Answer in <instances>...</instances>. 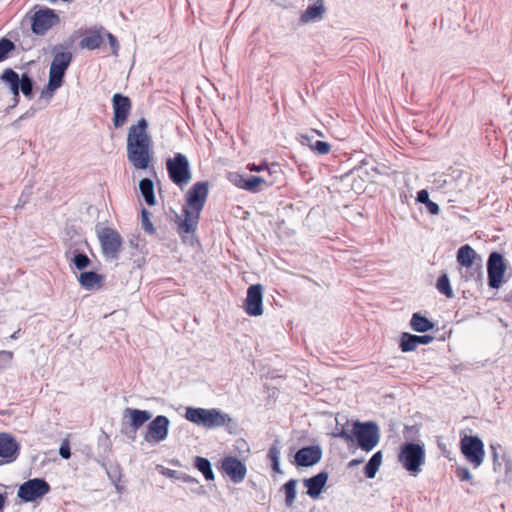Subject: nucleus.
<instances>
[{
  "label": "nucleus",
  "mask_w": 512,
  "mask_h": 512,
  "mask_svg": "<svg viewBox=\"0 0 512 512\" xmlns=\"http://www.w3.org/2000/svg\"><path fill=\"white\" fill-rule=\"evenodd\" d=\"M417 201L422 203V204H426L427 202H429V193L427 190L425 189H422L420 190L418 193H417Z\"/></svg>",
  "instance_id": "nucleus-48"
},
{
  "label": "nucleus",
  "mask_w": 512,
  "mask_h": 512,
  "mask_svg": "<svg viewBox=\"0 0 512 512\" xmlns=\"http://www.w3.org/2000/svg\"><path fill=\"white\" fill-rule=\"evenodd\" d=\"M52 52L53 59L49 69L50 87L62 86L73 55L70 51H67V46L62 44L54 46Z\"/></svg>",
  "instance_id": "nucleus-5"
},
{
  "label": "nucleus",
  "mask_w": 512,
  "mask_h": 512,
  "mask_svg": "<svg viewBox=\"0 0 512 512\" xmlns=\"http://www.w3.org/2000/svg\"><path fill=\"white\" fill-rule=\"evenodd\" d=\"M221 470L235 484L241 483L247 474L246 465L235 456L224 457L221 462Z\"/></svg>",
  "instance_id": "nucleus-17"
},
{
  "label": "nucleus",
  "mask_w": 512,
  "mask_h": 512,
  "mask_svg": "<svg viewBox=\"0 0 512 512\" xmlns=\"http://www.w3.org/2000/svg\"><path fill=\"white\" fill-rule=\"evenodd\" d=\"M455 474L460 481L469 482L473 479L471 472L466 467H457Z\"/></svg>",
  "instance_id": "nucleus-40"
},
{
  "label": "nucleus",
  "mask_w": 512,
  "mask_h": 512,
  "mask_svg": "<svg viewBox=\"0 0 512 512\" xmlns=\"http://www.w3.org/2000/svg\"><path fill=\"white\" fill-rule=\"evenodd\" d=\"M312 132L316 133L319 136H323V134L320 131H318V130H312Z\"/></svg>",
  "instance_id": "nucleus-60"
},
{
  "label": "nucleus",
  "mask_w": 512,
  "mask_h": 512,
  "mask_svg": "<svg viewBox=\"0 0 512 512\" xmlns=\"http://www.w3.org/2000/svg\"><path fill=\"white\" fill-rule=\"evenodd\" d=\"M170 420L164 415L156 416L147 427L144 440L148 443H160L168 437Z\"/></svg>",
  "instance_id": "nucleus-14"
},
{
  "label": "nucleus",
  "mask_w": 512,
  "mask_h": 512,
  "mask_svg": "<svg viewBox=\"0 0 512 512\" xmlns=\"http://www.w3.org/2000/svg\"><path fill=\"white\" fill-rule=\"evenodd\" d=\"M103 255L111 260L118 258L121 252L123 239L118 231L112 228H103L98 233Z\"/></svg>",
  "instance_id": "nucleus-10"
},
{
  "label": "nucleus",
  "mask_w": 512,
  "mask_h": 512,
  "mask_svg": "<svg viewBox=\"0 0 512 512\" xmlns=\"http://www.w3.org/2000/svg\"><path fill=\"white\" fill-rule=\"evenodd\" d=\"M312 151L319 155H326L331 151V145L328 142L317 140L312 146Z\"/></svg>",
  "instance_id": "nucleus-38"
},
{
  "label": "nucleus",
  "mask_w": 512,
  "mask_h": 512,
  "mask_svg": "<svg viewBox=\"0 0 512 512\" xmlns=\"http://www.w3.org/2000/svg\"><path fill=\"white\" fill-rule=\"evenodd\" d=\"M166 169L171 181L179 187L191 180V171L188 158L182 153H176L174 157L167 159Z\"/></svg>",
  "instance_id": "nucleus-8"
},
{
  "label": "nucleus",
  "mask_w": 512,
  "mask_h": 512,
  "mask_svg": "<svg viewBox=\"0 0 512 512\" xmlns=\"http://www.w3.org/2000/svg\"><path fill=\"white\" fill-rule=\"evenodd\" d=\"M457 262L466 268H473L479 271L481 259L475 250L468 244L461 246L457 252Z\"/></svg>",
  "instance_id": "nucleus-20"
},
{
  "label": "nucleus",
  "mask_w": 512,
  "mask_h": 512,
  "mask_svg": "<svg viewBox=\"0 0 512 512\" xmlns=\"http://www.w3.org/2000/svg\"><path fill=\"white\" fill-rule=\"evenodd\" d=\"M244 310L249 316H260L263 314V288L260 284L248 287Z\"/></svg>",
  "instance_id": "nucleus-16"
},
{
  "label": "nucleus",
  "mask_w": 512,
  "mask_h": 512,
  "mask_svg": "<svg viewBox=\"0 0 512 512\" xmlns=\"http://www.w3.org/2000/svg\"><path fill=\"white\" fill-rule=\"evenodd\" d=\"M506 265L503 256L498 252H492L487 261L488 285L498 289L501 285Z\"/></svg>",
  "instance_id": "nucleus-13"
},
{
  "label": "nucleus",
  "mask_w": 512,
  "mask_h": 512,
  "mask_svg": "<svg viewBox=\"0 0 512 512\" xmlns=\"http://www.w3.org/2000/svg\"><path fill=\"white\" fill-rule=\"evenodd\" d=\"M13 359V352L7 350L0 351V370L6 369Z\"/></svg>",
  "instance_id": "nucleus-39"
},
{
  "label": "nucleus",
  "mask_w": 512,
  "mask_h": 512,
  "mask_svg": "<svg viewBox=\"0 0 512 512\" xmlns=\"http://www.w3.org/2000/svg\"><path fill=\"white\" fill-rule=\"evenodd\" d=\"M185 418L199 426L207 429L221 427L228 422H231V417L220 411L219 409H205V408H186Z\"/></svg>",
  "instance_id": "nucleus-4"
},
{
  "label": "nucleus",
  "mask_w": 512,
  "mask_h": 512,
  "mask_svg": "<svg viewBox=\"0 0 512 512\" xmlns=\"http://www.w3.org/2000/svg\"><path fill=\"white\" fill-rule=\"evenodd\" d=\"M379 426L373 422L355 421L352 424L350 443L356 442L357 446L365 451H372L380 441Z\"/></svg>",
  "instance_id": "nucleus-3"
},
{
  "label": "nucleus",
  "mask_w": 512,
  "mask_h": 512,
  "mask_svg": "<svg viewBox=\"0 0 512 512\" xmlns=\"http://www.w3.org/2000/svg\"><path fill=\"white\" fill-rule=\"evenodd\" d=\"M230 181L238 188L246 190L247 178L240 174H233Z\"/></svg>",
  "instance_id": "nucleus-42"
},
{
  "label": "nucleus",
  "mask_w": 512,
  "mask_h": 512,
  "mask_svg": "<svg viewBox=\"0 0 512 512\" xmlns=\"http://www.w3.org/2000/svg\"><path fill=\"white\" fill-rule=\"evenodd\" d=\"M141 227L148 234L155 232L154 226L150 220V213L145 208L141 211Z\"/></svg>",
  "instance_id": "nucleus-37"
},
{
  "label": "nucleus",
  "mask_w": 512,
  "mask_h": 512,
  "mask_svg": "<svg viewBox=\"0 0 512 512\" xmlns=\"http://www.w3.org/2000/svg\"><path fill=\"white\" fill-rule=\"evenodd\" d=\"M363 462L362 459H352L350 462H349V467H354V466H357V465H360L361 463Z\"/></svg>",
  "instance_id": "nucleus-54"
},
{
  "label": "nucleus",
  "mask_w": 512,
  "mask_h": 512,
  "mask_svg": "<svg viewBox=\"0 0 512 512\" xmlns=\"http://www.w3.org/2000/svg\"><path fill=\"white\" fill-rule=\"evenodd\" d=\"M499 447V445H496V444H491L490 445V449L492 451V459H493V465H494V470L497 471L498 470V467L501 466V463L499 461V455H498V452H497V448Z\"/></svg>",
  "instance_id": "nucleus-44"
},
{
  "label": "nucleus",
  "mask_w": 512,
  "mask_h": 512,
  "mask_svg": "<svg viewBox=\"0 0 512 512\" xmlns=\"http://www.w3.org/2000/svg\"><path fill=\"white\" fill-rule=\"evenodd\" d=\"M247 168L250 170V171H253V172H261L263 170H266L268 169V166L266 163H262L260 165H256V164H249L247 166Z\"/></svg>",
  "instance_id": "nucleus-50"
},
{
  "label": "nucleus",
  "mask_w": 512,
  "mask_h": 512,
  "mask_svg": "<svg viewBox=\"0 0 512 512\" xmlns=\"http://www.w3.org/2000/svg\"><path fill=\"white\" fill-rule=\"evenodd\" d=\"M106 36H107L109 44L111 46L112 53L114 55H117V52H118V49H119V44H118V41H117L116 37L113 34L109 33V32L106 33Z\"/></svg>",
  "instance_id": "nucleus-46"
},
{
  "label": "nucleus",
  "mask_w": 512,
  "mask_h": 512,
  "mask_svg": "<svg viewBox=\"0 0 512 512\" xmlns=\"http://www.w3.org/2000/svg\"><path fill=\"white\" fill-rule=\"evenodd\" d=\"M6 500H7V494L0 493V512L4 509Z\"/></svg>",
  "instance_id": "nucleus-53"
},
{
  "label": "nucleus",
  "mask_w": 512,
  "mask_h": 512,
  "mask_svg": "<svg viewBox=\"0 0 512 512\" xmlns=\"http://www.w3.org/2000/svg\"><path fill=\"white\" fill-rule=\"evenodd\" d=\"M268 457L271 460V462H277L280 460V449L278 447V441H276L268 450Z\"/></svg>",
  "instance_id": "nucleus-41"
},
{
  "label": "nucleus",
  "mask_w": 512,
  "mask_h": 512,
  "mask_svg": "<svg viewBox=\"0 0 512 512\" xmlns=\"http://www.w3.org/2000/svg\"><path fill=\"white\" fill-rule=\"evenodd\" d=\"M195 467L203 474L206 480L214 479V472L210 461L207 458L197 456L194 461Z\"/></svg>",
  "instance_id": "nucleus-30"
},
{
  "label": "nucleus",
  "mask_w": 512,
  "mask_h": 512,
  "mask_svg": "<svg viewBox=\"0 0 512 512\" xmlns=\"http://www.w3.org/2000/svg\"><path fill=\"white\" fill-rule=\"evenodd\" d=\"M425 206L432 215H437L440 212L439 205L431 200H429Z\"/></svg>",
  "instance_id": "nucleus-49"
},
{
  "label": "nucleus",
  "mask_w": 512,
  "mask_h": 512,
  "mask_svg": "<svg viewBox=\"0 0 512 512\" xmlns=\"http://www.w3.org/2000/svg\"><path fill=\"white\" fill-rule=\"evenodd\" d=\"M301 139H302L301 143L303 145H307L312 150V146L315 142V141H313V136L305 134V135H301Z\"/></svg>",
  "instance_id": "nucleus-51"
},
{
  "label": "nucleus",
  "mask_w": 512,
  "mask_h": 512,
  "mask_svg": "<svg viewBox=\"0 0 512 512\" xmlns=\"http://www.w3.org/2000/svg\"><path fill=\"white\" fill-rule=\"evenodd\" d=\"M382 452L378 451L372 455L367 464L364 467L365 476L372 479L376 476L381 464H382Z\"/></svg>",
  "instance_id": "nucleus-27"
},
{
  "label": "nucleus",
  "mask_w": 512,
  "mask_h": 512,
  "mask_svg": "<svg viewBox=\"0 0 512 512\" xmlns=\"http://www.w3.org/2000/svg\"><path fill=\"white\" fill-rule=\"evenodd\" d=\"M19 333H20V329H18L17 331H15L11 336L10 338L11 339H17L19 337Z\"/></svg>",
  "instance_id": "nucleus-58"
},
{
  "label": "nucleus",
  "mask_w": 512,
  "mask_h": 512,
  "mask_svg": "<svg viewBox=\"0 0 512 512\" xmlns=\"http://www.w3.org/2000/svg\"><path fill=\"white\" fill-rule=\"evenodd\" d=\"M266 183L265 179L260 176H250L247 178L246 190L252 193L259 192L260 186Z\"/></svg>",
  "instance_id": "nucleus-35"
},
{
  "label": "nucleus",
  "mask_w": 512,
  "mask_h": 512,
  "mask_svg": "<svg viewBox=\"0 0 512 512\" xmlns=\"http://www.w3.org/2000/svg\"><path fill=\"white\" fill-rule=\"evenodd\" d=\"M433 340H434V337L431 335H422V336L416 335V338H415L417 345H426V344L431 343Z\"/></svg>",
  "instance_id": "nucleus-47"
},
{
  "label": "nucleus",
  "mask_w": 512,
  "mask_h": 512,
  "mask_svg": "<svg viewBox=\"0 0 512 512\" xmlns=\"http://www.w3.org/2000/svg\"><path fill=\"white\" fill-rule=\"evenodd\" d=\"M61 86H55V87H50V78L48 79V84L46 85V87L41 91V98H45V99H51L54 95V92L59 89Z\"/></svg>",
  "instance_id": "nucleus-43"
},
{
  "label": "nucleus",
  "mask_w": 512,
  "mask_h": 512,
  "mask_svg": "<svg viewBox=\"0 0 512 512\" xmlns=\"http://www.w3.org/2000/svg\"><path fill=\"white\" fill-rule=\"evenodd\" d=\"M60 23L59 15L50 8H41L31 16V30L34 34L43 36L51 28Z\"/></svg>",
  "instance_id": "nucleus-9"
},
{
  "label": "nucleus",
  "mask_w": 512,
  "mask_h": 512,
  "mask_svg": "<svg viewBox=\"0 0 512 512\" xmlns=\"http://www.w3.org/2000/svg\"><path fill=\"white\" fill-rule=\"evenodd\" d=\"M328 477V473L322 471L315 476L304 479L303 484L307 488V494L313 499L318 498L327 483Z\"/></svg>",
  "instance_id": "nucleus-21"
},
{
  "label": "nucleus",
  "mask_w": 512,
  "mask_h": 512,
  "mask_svg": "<svg viewBox=\"0 0 512 512\" xmlns=\"http://www.w3.org/2000/svg\"><path fill=\"white\" fill-rule=\"evenodd\" d=\"M436 288L438 289V291L440 293L444 294L446 297H448V298L454 297V293L450 286V281H449L447 274H443L438 278L437 283H436Z\"/></svg>",
  "instance_id": "nucleus-33"
},
{
  "label": "nucleus",
  "mask_w": 512,
  "mask_h": 512,
  "mask_svg": "<svg viewBox=\"0 0 512 512\" xmlns=\"http://www.w3.org/2000/svg\"><path fill=\"white\" fill-rule=\"evenodd\" d=\"M59 455L63 459H69L71 456L70 446L67 441H64L59 448Z\"/></svg>",
  "instance_id": "nucleus-45"
},
{
  "label": "nucleus",
  "mask_w": 512,
  "mask_h": 512,
  "mask_svg": "<svg viewBox=\"0 0 512 512\" xmlns=\"http://www.w3.org/2000/svg\"><path fill=\"white\" fill-rule=\"evenodd\" d=\"M50 490L51 487L45 479L33 478L25 481L19 486L17 496L23 502H33L42 498L44 495L49 493Z\"/></svg>",
  "instance_id": "nucleus-12"
},
{
  "label": "nucleus",
  "mask_w": 512,
  "mask_h": 512,
  "mask_svg": "<svg viewBox=\"0 0 512 512\" xmlns=\"http://www.w3.org/2000/svg\"><path fill=\"white\" fill-rule=\"evenodd\" d=\"M272 469L277 473H281L279 461L277 462V464H275V462H272Z\"/></svg>",
  "instance_id": "nucleus-55"
},
{
  "label": "nucleus",
  "mask_w": 512,
  "mask_h": 512,
  "mask_svg": "<svg viewBox=\"0 0 512 512\" xmlns=\"http://www.w3.org/2000/svg\"><path fill=\"white\" fill-rule=\"evenodd\" d=\"M175 474H176L175 470H168V473H167L168 476L173 477Z\"/></svg>",
  "instance_id": "nucleus-59"
},
{
  "label": "nucleus",
  "mask_w": 512,
  "mask_h": 512,
  "mask_svg": "<svg viewBox=\"0 0 512 512\" xmlns=\"http://www.w3.org/2000/svg\"><path fill=\"white\" fill-rule=\"evenodd\" d=\"M461 452L466 460L474 467L478 468L484 461L485 451L482 440L477 436H464L461 439Z\"/></svg>",
  "instance_id": "nucleus-11"
},
{
  "label": "nucleus",
  "mask_w": 512,
  "mask_h": 512,
  "mask_svg": "<svg viewBox=\"0 0 512 512\" xmlns=\"http://www.w3.org/2000/svg\"><path fill=\"white\" fill-rule=\"evenodd\" d=\"M139 188L145 202L152 206L155 204L154 184L149 178H143L139 183Z\"/></svg>",
  "instance_id": "nucleus-28"
},
{
  "label": "nucleus",
  "mask_w": 512,
  "mask_h": 512,
  "mask_svg": "<svg viewBox=\"0 0 512 512\" xmlns=\"http://www.w3.org/2000/svg\"><path fill=\"white\" fill-rule=\"evenodd\" d=\"M209 193L206 181L196 182L186 194V203L183 206V219H179L178 232L192 233L196 230L201 211L203 210Z\"/></svg>",
  "instance_id": "nucleus-2"
},
{
  "label": "nucleus",
  "mask_w": 512,
  "mask_h": 512,
  "mask_svg": "<svg viewBox=\"0 0 512 512\" xmlns=\"http://www.w3.org/2000/svg\"><path fill=\"white\" fill-rule=\"evenodd\" d=\"M183 481L185 482H196V480L194 478H192L191 476L187 475V474H184L183 477H182Z\"/></svg>",
  "instance_id": "nucleus-56"
},
{
  "label": "nucleus",
  "mask_w": 512,
  "mask_h": 512,
  "mask_svg": "<svg viewBox=\"0 0 512 512\" xmlns=\"http://www.w3.org/2000/svg\"><path fill=\"white\" fill-rule=\"evenodd\" d=\"M398 460L411 475L416 476L421 471V466L425 463L423 446L412 442L404 443L401 446Z\"/></svg>",
  "instance_id": "nucleus-6"
},
{
  "label": "nucleus",
  "mask_w": 512,
  "mask_h": 512,
  "mask_svg": "<svg viewBox=\"0 0 512 512\" xmlns=\"http://www.w3.org/2000/svg\"><path fill=\"white\" fill-rule=\"evenodd\" d=\"M410 326L414 331L424 333L433 329L434 324L420 313H414L410 321Z\"/></svg>",
  "instance_id": "nucleus-26"
},
{
  "label": "nucleus",
  "mask_w": 512,
  "mask_h": 512,
  "mask_svg": "<svg viewBox=\"0 0 512 512\" xmlns=\"http://www.w3.org/2000/svg\"><path fill=\"white\" fill-rule=\"evenodd\" d=\"M115 489L119 492V493H122L123 490H124V487L122 485H119L118 483H115Z\"/></svg>",
  "instance_id": "nucleus-57"
},
{
  "label": "nucleus",
  "mask_w": 512,
  "mask_h": 512,
  "mask_svg": "<svg viewBox=\"0 0 512 512\" xmlns=\"http://www.w3.org/2000/svg\"><path fill=\"white\" fill-rule=\"evenodd\" d=\"M66 260L69 262L70 269L82 271L88 268L91 265L90 258L82 252H78L77 250H69L65 254Z\"/></svg>",
  "instance_id": "nucleus-24"
},
{
  "label": "nucleus",
  "mask_w": 512,
  "mask_h": 512,
  "mask_svg": "<svg viewBox=\"0 0 512 512\" xmlns=\"http://www.w3.org/2000/svg\"><path fill=\"white\" fill-rule=\"evenodd\" d=\"M322 457V450L319 446H307L299 449L295 454L297 465L309 467L317 464Z\"/></svg>",
  "instance_id": "nucleus-19"
},
{
  "label": "nucleus",
  "mask_w": 512,
  "mask_h": 512,
  "mask_svg": "<svg viewBox=\"0 0 512 512\" xmlns=\"http://www.w3.org/2000/svg\"><path fill=\"white\" fill-rule=\"evenodd\" d=\"M80 286L85 290H94L102 288L104 284V276L94 271L81 272L77 276Z\"/></svg>",
  "instance_id": "nucleus-23"
},
{
  "label": "nucleus",
  "mask_w": 512,
  "mask_h": 512,
  "mask_svg": "<svg viewBox=\"0 0 512 512\" xmlns=\"http://www.w3.org/2000/svg\"><path fill=\"white\" fill-rule=\"evenodd\" d=\"M334 437L341 438L346 441L348 444L351 440V431L347 430L345 424L340 423L339 419L336 418V427L334 432L332 433Z\"/></svg>",
  "instance_id": "nucleus-34"
},
{
  "label": "nucleus",
  "mask_w": 512,
  "mask_h": 512,
  "mask_svg": "<svg viewBox=\"0 0 512 512\" xmlns=\"http://www.w3.org/2000/svg\"><path fill=\"white\" fill-rule=\"evenodd\" d=\"M147 129V120L141 118L129 128L127 135V158L137 170H146L152 160L151 138Z\"/></svg>",
  "instance_id": "nucleus-1"
},
{
  "label": "nucleus",
  "mask_w": 512,
  "mask_h": 512,
  "mask_svg": "<svg viewBox=\"0 0 512 512\" xmlns=\"http://www.w3.org/2000/svg\"><path fill=\"white\" fill-rule=\"evenodd\" d=\"M124 419L129 418V425L135 433L152 417V414L147 410H139L134 408H126L123 413Z\"/></svg>",
  "instance_id": "nucleus-22"
},
{
  "label": "nucleus",
  "mask_w": 512,
  "mask_h": 512,
  "mask_svg": "<svg viewBox=\"0 0 512 512\" xmlns=\"http://www.w3.org/2000/svg\"><path fill=\"white\" fill-rule=\"evenodd\" d=\"M15 49L14 43L7 38L0 40V62L6 59L7 55Z\"/></svg>",
  "instance_id": "nucleus-36"
},
{
  "label": "nucleus",
  "mask_w": 512,
  "mask_h": 512,
  "mask_svg": "<svg viewBox=\"0 0 512 512\" xmlns=\"http://www.w3.org/2000/svg\"><path fill=\"white\" fill-rule=\"evenodd\" d=\"M113 106V125L115 128H121L127 121L131 112L132 103L129 97L116 93L112 97Z\"/></svg>",
  "instance_id": "nucleus-15"
},
{
  "label": "nucleus",
  "mask_w": 512,
  "mask_h": 512,
  "mask_svg": "<svg viewBox=\"0 0 512 512\" xmlns=\"http://www.w3.org/2000/svg\"><path fill=\"white\" fill-rule=\"evenodd\" d=\"M434 185L438 188V189H441V188H444L445 185H447V180L444 179L443 177H439L438 179H435L434 180Z\"/></svg>",
  "instance_id": "nucleus-52"
},
{
  "label": "nucleus",
  "mask_w": 512,
  "mask_h": 512,
  "mask_svg": "<svg viewBox=\"0 0 512 512\" xmlns=\"http://www.w3.org/2000/svg\"><path fill=\"white\" fill-rule=\"evenodd\" d=\"M416 335L404 332L400 338V349L402 352H411L417 348Z\"/></svg>",
  "instance_id": "nucleus-32"
},
{
  "label": "nucleus",
  "mask_w": 512,
  "mask_h": 512,
  "mask_svg": "<svg viewBox=\"0 0 512 512\" xmlns=\"http://www.w3.org/2000/svg\"><path fill=\"white\" fill-rule=\"evenodd\" d=\"M297 483L298 481L296 479H290L283 485L285 504L287 507H291L295 502Z\"/></svg>",
  "instance_id": "nucleus-31"
},
{
  "label": "nucleus",
  "mask_w": 512,
  "mask_h": 512,
  "mask_svg": "<svg viewBox=\"0 0 512 512\" xmlns=\"http://www.w3.org/2000/svg\"><path fill=\"white\" fill-rule=\"evenodd\" d=\"M0 79L9 86L11 93L15 97L19 95L21 90L26 98H33L34 82L27 73H23L20 77L13 69L8 68L3 71Z\"/></svg>",
  "instance_id": "nucleus-7"
},
{
  "label": "nucleus",
  "mask_w": 512,
  "mask_h": 512,
  "mask_svg": "<svg viewBox=\"0 0 512 512\" xmlns=\"http://www.w3.org/2000/svg\"><path fill=\"white\" fill-rule=\"evenodd\" d=\"M20 446L14 437L7 433H0V458L4 459L5 463L15 461L19 456ZM3 462L0 461V465Z\"/></svg>",
  "instance_id": "nucleus-18"
},
{
  "label": "nucleus",
  "mask_w": 512,
  "mask_h": 512,
  "mask_svg": "<svg viewBox=\"0 0 512 512\" xmlns=\"http://www.w3.org/2000/svg\"><path fill=\"white\" fill-rule=\"evenodd\" d=\"M324 13V6L322 3L314 4L307 7V9L301 14L300 21L302 23H309L317 18H320Z\"/></svg>",
  "instance_id": "nucleus-29"
},
{
  "label": "nucleus",
  "mask_w": 512,
  "mask_h": 512,
  "mask_svg": "<svg viewBox=\"0 0 512 512\" xmlns=\"http://www.w3.org/2000/svg\"><path fill=\"white\" fill-rule=\"evenodd\" d=\"M103 28L99 29H90L87 31V35L84 36L80 42L79 46L82 49L95 50L98 49L104 42V39L101 35V31Z\"/></svg>",
  "instance_id": "nucleus-25"
}]
</instances>
